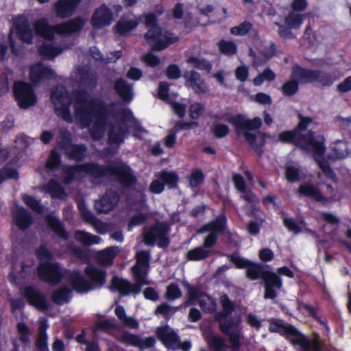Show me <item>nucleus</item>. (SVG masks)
I'll list each match as a JSON object with an SVG mask.
<instances>
[{
  "instance_id": "54",
  "label": "nucleus",
  "mask_w": 351,
  "mask_h": 351,
  "mask_svg": "<svg viewBox=\"0 0 351 351\" xmlns=\"http://www.w3.org/2000/svg\"><path fill=\"white\" fill-rule=\"evenodd\" d=\"M32 138L25 135H20L15 140L14 147L20 151H23L32 143Z\"/></svg>"
},
{
  "instance_id": "64",
  "label": "nucleus",
  "mask_w": 351,
  "mask_h": 351,
  "mask_svg": "<svg viewBox=\"0 0 351 351\" xmlns=\"http://www.w3.org/2000/svg\"><path fill=\"white\" fill-rule=\"evenodd\" d=\"M47 341V334H38L36 346L39 351H49Z\"/></svg>"
},
{
  "instance_id": "39",
  "label": "nucleus",
  "mask_w": 351,
  "mask_h": 351,
  "mask_svg": "<svg viewBox=\"0 0 351 351\" xmlns=\"http://www.w3.org/2000/svg\"><path fill=\"white\" fill-rule=\"evenodd\" d=\"M90 53L91 56L95 60H100L105 63L114 62L121 58L122 55L120 51H116L114 52H111L106 56V58H104L99 50L95 47L90 49Z\"/></svg>"
},
{
  "instance_id": "62",
  "label": "nucleus",
  "mask_w": 351,
  "mask_h": 351,
  "mask_svg": "<svg viewBox=\"0 0 351 351\" xmlns=\"http://www.w3.org/2000/svg\"><path fill=\"white\" fill-rule=\"evenodd\" d=\"M203 180L204 174L202 171L200 170H195L191 175L190 185L193 188L197 187L202 183Z\"/></svg>"
},
{
  "instance_id": "17",
  "label": "nucleus",
  "mask_w": 351,
  "mask_h": 351,
  "mask_svg": "<svg viewBox=\"0 0 351 351\" xmlns=\"http://www.w3.org/2000/svg\"><path fill=\"white\" fill-rule=\"evenodd\" d=\"M304 19V14L295 11H290L285 18V24L275 23L278 26V32L280 36L284 38H291V29H299Z\"/></svg>"
},
{
  "instance_id": "50",
  "label": "nucleus",
  "mask_w": 351,
  "mask_h": 351,
  "mask_svg": "<svg viewBox=\"0 0 351 351\" xmlns=\"http://www.w3.org/2000/svg\"><path fill=\"white\" fill-rule=\"evenodd\" d=\"M275 73L269 69H267L256 76L253 82L254 85L259 86L263 83L264 81H272L275 79Z\"/></svg>"
},
{
  "instance_id": "27",
  "label": "nucleus",
  "mask_w": 351,
  "mask_h": 351,
  "mask_svg": "<svg viewBox=\"0 0 351 351\" xmlns=\"http://www.w3.org/2000/svg\"><path fill=\"white\" fill-rule=\"evenodd\" d=\"M13 219L19 228L27 229L32 223L30 213L25 208L16 206L13 210Z\"/></svg>"
},
{
  "instance_id": "1",
  "label": "nucleus",
  "mask_w": 351,
  "mask_h": 351,
  "mask_svg": "<svg viewBox=\"0 0 351 351\" xmlns=\"http://www.w3.org/2000/svg\"><path fill=\"white\" fill-rule=\"evenodd\" d=\"M51 100L57 115L68 123L73 121L69 106L73 101L74 117L82 128H90L93 140L103 137L107 120H110L108 132L110 147L106 156L116 153L123 142L129 128H132L133 136L145 139L148 132L141 128L130 110L118 104L106 106L98 97H93L84 91L75 92L71 95L62 86H58L51 93Z\"/></svg>"
},
{
  "instance_id": "33",
  "label": "nucleus",
  "mask_w": 351,
  "mask_h": 351,
  "mask_svg": "<svg viewBox=\"0 0 351 351\" xmlns=\"http://www.w3.org/2000/svg\"><path fill=\"white\" fill-rule=\"evenodd\" d=\"M275 49L273 44L268 45L267 49H260L256 54L252 49H250V55L253 57L254 64L259 66L268 61L274 54Z\"/></svg>"
},
{
  "instance_id": "8",
  "label": "nucleus",
  "mask_w": 351,
  "mask_h": 351,
  "mask_svg": "<svg viewBox=\"0 0 351 351\" xmlns=\"http://www.w3.org/2000/svg\"><path fill=\"white\" fill-rule=\"evenodd\" d=\"M269 330L285 336L291 343L300 346L304 351H319V339L317 335L313 340H308L295 327L285 325L282 321L276 319L270 320Z\"/></svg>"
},
{
  "instance_id": "28",
  "label": "nucleus",
  "mask_w": 351,
  "mask_h": 351,
  "mask_svg": "<svg viewBox=\"0 0 351 351\" xmlns=\"http://www.w3.org/2000/svg\"><path fill=\"white\" fill-rule=\"evenodd\" d=\"M139 23V19L134 16H127L121 18L115 26L116 32L121 35H126L134 29Z\"/></svg>"
},
{
  "instance_id": "31",
  "label": "nucleus",
  "mask_w": 351,
  "mask_h": 351,
  "mask_svg": "<svg viewBox=\"0 0 351 351\" xmlns=\"http://www.w3.org/2000/svg\"><path fill=\"white\" fill-rule=\"evenodd\" d=\"M64 49L60 45H55L51 42H45L38 49L40 56L48 60H53L56 56L61 54Z\"/></svg>"
},
{
  "instance_id": "37",
  "label": "nucleus",
  "mask_w": 351,
  "mask_h": 351,
  "mask_svg": "<svg viewBox=\"0 0 351 351\" xmlns=\"http://www.w3.org/2000/svg\"><path fill=\"white\" fill-rule=\"evenodd\" d=\"M42 189L46 193L51 195L52 197L62 198L65 195L62 186L56 180L51 179L47 184H44Z\"/></svg>"
},
{
  "instance_id": "20",
  "label": "nucleus",
  "mask_w": 351,
  "mask_h": 351,
  "mask_svg": "<svg viewBox=\"0 0 351 351\" xmlns=\"http://www.w3.org/2000/svg\"><path fill=\"white\" fill-rule=\"evenodd\" d=\"M55 77V71L40 62L32 65L29 69V78L34 84L50 80Z\"/></svg>"
},
{
  "instance_id": "63",
  "label": "nucleus",
  "mask_w": 351,
  "mask_h": 351,
  "mask_svg": "<svg viewBox=\"0 0 351 351\" xmlns=\"http://www.w3.org/2000/svg\"><path fill=\"white\" fill-rule=\"evenodd\" d=\"M18 173L16 170L5 168L0 170V184L6 179H16Z\"/></svg>"
},
{
  "instance_id": "21",
  "label": "nucleus",
  "mask_w": 351,
  "mask_h": 351,
  "mask_svg": "<svg viewBox=\"0 0 351 351\" xmlns=\"http://www.w3.org/2000/svg\"><path fill=\"white\" fill-rule=\"evenodd\" d=\"M119 339L125 344L138 348L142 350L153 347L155 343V339L153 337L141 338L138 335L130 332H124Z\"/></svg>"
},
{
  "instance_id": "47",
  "label": "nucleus",
  "mask_w": 351,
  "mask_h": 351,
  "mask_svg": "<svg viewBox=\"0 0 351 351\" xmlns=\"http://www.w3.org/2000/svg\"><path fill=\"white\" fill-rule=\"evenodd\" d=\"M220 303L222 307L221 316H228L232 313L234 309V302L230 300L227 295H222L220 297Z\"/></svg>"
},
{
  "instance_id": "24",
  "label": "nucleus",
  "mask_w": 351,
  "mask_h": 351,
  "mask_svg": "<svg viewBox=\"0 0 351 351\" xmlns=\"http://www.w3.org/2000/svg\"><path fill=\"white\" fill-rule=\"evenodd\" d=\"M119 201L117 193L108 191L105 195L95 203V209L99 213H106L112 210Z\"/></svg>"
},
{
  "instance_id": "40",
  "label": "nucleus",
  "mask_w": 351,
  "mask_h": 351,
  "mask_svg": "<svg viewBox=\"0 0 351 351\" xmlns=\"http://www.w3.org/2000/svg\"><path fill=\"white\" fill-rule=\"evenodd\" d=\"M74 237L77 241L87 245L97 244L101 241L99 237L82 230L76 231Z\"/></svg>"
},
{
  "instance_id": "5",
  "label": "nucleus",
  "mask_w": 351,
  "mask_h": 351,
  "mask_svg": "<svg viewBox=\"0 0 351 351\" xmlns=\"http://www.w3.org/2000/svg\"><path fill=\"white\" fill-rule=\"evenodd\" d=\"M219 327L221 332L229 339L230 347L226 344L225 339L219 335L208 333L206 341L213 351H238L244 339V335L241 326V319L233 320L228 318L219 319Z\"/></svg>"
},
{
  "instance_id": "53",
  "label": "nucleus",
  "mask_w": 351,
  "mask_h": 351,
  "mask_svg": "<svg viewBox=\"0 0 351 351\" xmlns=\"http://www.w3.org/2000/svg\"><path fill=\"white\" fill-rule=\"evenodd\" d=\"M204 106L199 102L193 103L189 108V115L193 119H199L204 114Z\"/></svg>"
},
{
  "instance_id": "6",
  "label": "nucleus",
  "mask_w": 351,
  "mask_h": 351,
  "mask_svg": "<svg viewBox=\"0 0 351 351\" xmlns=\"http://www.w3.org/2000/svg\"><path fill=\"white\" fill-rule=\"evenodd\" d=\"M149 261V252H138L136 254V264L132 267L136 283L131 284L125 279L114 277L112 280L110 289L112 291H117L122 295H128L130 293L134 294L139 293L141 286L150 284L147 280Z\"/></svg>"
},
{
  "instance_id": "12",
  "label": "nucleus",
  "mask_w": 351,
  "mask_h": 351,
  "mask_svg": "<svg viewBox=\"0 0 351 351\" xmlns=\"http://www.w3.org/2000/svg\"><path fill=\"white\" fill-rule=\"evenodd\" d=\"M188 298L186 301V306L194 305L197 301L199 306L205 313H213L217 309V302L211 296L203 293L199 289L191 287L186 284Z\"/></svg>"
},
{
  "instance_id": "34",
  "label": "nucleus",
  "mask_w": 351,
  "mask_h": 351,
  "mask_svg": "<svg viewBox=\"0 0 351 351\" xmlns=\"http://www.w3.org/2000/svg\"><path fill=\"white\" fill-rule=\"evenodd\" d=\"M92 77L87 66H76L71 74V78L80 85L87 84Z\"/></svg>"
},
{
  "instance_id": "35",
  "label": "nucleus",
  "mask_w": 351,
  "mask_h": 351,
  "mask_svg": "<svg viewBox=\"0 0 351 351\" xmlns=\"http://www.w3.org/2000/svg\"><path fill=\"white\" fill-rule=\"evenodd\" d=\"M114 312L119 319L125 327H128L131 329L138 328V322L132 317L127 316L125 311L122 306H117L115 308Z\"/></svg>"
},
{
  "instance_id": "59",
  "label": "nucleus",
  "mask_w": 351,
  "mask_h": 351,
  "mask_svg": "<svg viewBox=\"0 0 351 351\" xmlns=\"http://www.w3.org/2000/svg\"><path fill=\"white\" fill-rule=\"evenodd\" d=\"M12 80V73L9 71L5 76L0 77V96L9 90V81Z\"/></svg>"
},
{
  "instance_id": "10",
  "label": "nucleus",
  "mask_w": 351,
  "mask_h": 351,
  "mask_svg": "<svg viewBox=\"0 0 351 351\" xmlns=\"http://www.w3.org/2000/svg\"><path fill=\"white\" fill-rule=\"evenodd\" d=\"M247 275L252 280H256L262 278L265 282V293L264 298L266 299H274L276 296V291L282 287V281L279 276L270 271L263 269L259 264L250 263L247 267Z\"/></svg>"
},
{
  "instance_id": "57",
  "label": "nucleus",
  "mask_w": 351,
  "mask_h": 351,
  "mask_svg": "<svg viewBox=\"0 0 351 351\" xmlns=\"http://www.w3.org/2000/svg\"><path fill=\"white\" fill-rule=\"evenodd\" d=\"M182 292L178 285L170 284L167 287L166 297L168 300H173L180 298Z\"/></svg>"
},
{
  "instance_id": "56",
  "label": "nucleus",
  "mask_w": 351,
  "mask_h": 351,
  "mask_svg": "<svg viewBox=\"0 0 351 351\" xmlns=\"http://www.w3.org/2000/svg\"><path fill=\"white\" fill-rule=\"evenodd\" d=\"M176 307H173L167 304V303H164L156 308L155 313L157 315L162 314L165 317H169L173 315L176 312Z\"/></svg>"
},
{
  "instance_id": "7",
  "label": "nucleus",
  "mask_w": 351,
  "mask_h": 351,
  "mask_svg": "<svg viewBox=\"0 0 351 351\" xmlns=\"http://www.w3.org/2000/svg\"><path fill=\"white\" fill-rule=\"evenodd\" d=\"M85 23V19L77 16L68 21L51 25L46 18H41L34 23V27L38 34L45 39L51 40L55 34L70 35L80 32Z\"/></svg>"
},
{
  "instance_id": "3",
  "label": "nucleus",
  "mask_w": 351,
  "mask_h": 351,
  "mask_svg": "<svg viewBox=\"0 0 351 351\" xmlns=\"http://www.w3.org/2000/svg\"><path fill=\"white\" fill-rule=\"evenodd\" d=\"M300 123L298 128L293 131H287L279 134V141L283 143H293L298 145L303 149L313 152L315 159L317 162L319 168L323 172L319 174V178L322 179V176L325 174L330 178H334V175L327 163L322 158L325 152V147L324 145V139L322 136H315V134L309 132L306 135L301 132L306 130L308 125L313 122L310 117H305L299 115Z\"/></svg>"
},
{
  "instance_id": "61",
  "label": "nucleus",
  "mask_w": 351,
  "mask_h": 351,
  "mask_svg": "<svg viewBox=\"0 0 351 351\" xmlns=\"http://www.w3.org/2000/svg\"><path fill=\"white\" fill-rule=\"evenodd\" d=\"M148 217L143 213H138L134 215L128 224V230H130L134 226L141 225L146 221Z\"/></svg>"
},
{
  "instance_id": "19",
  "label": "nucleus",
  "mask_w": 351,
  "mask_h": 351,
  "mask_svg": "<svg viewBox=\"0 0 351 351\" xmlns=\"http://www.w3.org/2000/svg\"><path fill=\"white\" fill-rule=\"evenodd\" d=\"M158 179L154 180L150 184V191L154 193H160L164 190V184L173 187L178 180L177 175L173 172L162 171L156 174Z\"/></svg>"
},
{
  "instance_id": "46",
  "label": "nucleus",
  "mask_w": 351,
  "mask_h": 351,
  "mask_svg": "<svg viewBox=\"0 0 351 351\" xmlns=\"http://www.w3.org/2000/svg\"><path fill=\"white\" fill-rule=\"evenodd\" d=\"M220 51L226 56H232L237 53V46L232 41L221 40L218 43Z\"/></svg>"
},
{
  "instance_id": "18",
  "label": "nucleus",
  "mask_w": 351,
  "mask_h": 351,
  "mask_svg": "<svg viewBox=\"0 0 351 351\" xmlns=\"http://www.w3.org/2000/svg\"><path fill=\"white\" fill-rule=\"evenodd\" d=\"M184 78L185 86L191 88L195 93L202 95L209 91V86L198 72L195 71L185 72Z\"/></svg>"
},
{
  "instance_id": "29",
  "label": "nucleus",
  "mask_w": 351,
  "mask_h": 351,
  "mask_svg": "<svg viewBox=\"0 0 351 351\" xmlns=\"http://www.w3.org/2000/svg\"><path fill=\"white\" fill-rule=\"evenodd\" d=\"M314 70L305 69L298 65L292 68L291 79L298 83L313 82V77H315Z\"/></svg>"
},
{
  "instance_id": "25",
  "label": "nucleus",
  "mask_w": 351,
  "mask_h": 351,
  "mask_svg": "<svg viewBox=\"0 0 351 351\" xmlns=\"http://www.w3.org/2000/svg\"><path fill=\"white\" fill-rule=\"evenodd\" d=\"M112 21L111 11L105 5H102L95 10L91 23L95 27L101 28L109 25Z\"/></svg>"
},
{
  "instance_id": "4",
  "label": "nucleus",
  "mask_w": 351,
  "mask_h": 351,
  "mask_svg": "<svg viewBox=\"0 0 351 351\" xmlns=\"http://www.w3.org/2000/svg\"><path fill=\"white\" fill-rule=\"evenodd\" d=\"M64 180L69 184L73 179H80L85 175H89L96 179L104 176H115L121 184L125 187H133L136 184V179L132 169L123 163L109 165L104 169L94 163H88L75 166L64 167Z\"/></svg>"
},
{
  "instance_id": "2",
  "label": "nucleus",
  "mask_w": 351,
  "mask_h": 351,
  "mask_svg": "<svg viewBox=\"0 0 351 351\" xmlns=\"http://www.w3.org/2000/svg\"><path fill=\"white\" fill-rule=\"evenodd\" d=\"M36 254L40 261L38 268V276L42 280L51 285H56L62 278L66 277L76 291L84 293L101 287L105 283L106 272L95 267L88 266L85 269L86 274L92 280L89 282L77 271L69 272L58 263H49L52 254L45 246H40Z\"/></svg>"
},
{
  "instance_id": "16",
  "label": "nucleus",
  "mask_w": 351,
  "mask_h": 351,
  "mask_svg": "<svg viewBox=\"0 0 351 351\" xmlns=\"http://www.w3.org/2000/svg\"><path fill=\"white\" fill-rule=\"evenodd\" d=\"M169 226L165 223H158L149 230L144 232V241L147 245H153L158 241V246L161 247L168 245L167 234Z\"/></svg>"
},
{
  "instance_id": "49",
  "label": "nucleus",
  "mask_w": 351,
  "mask_h": 351,
  "mask_svg": "<svg viewBox=\"0 0 351 351\" xmlns=\"http://www.w3.org/2000/svg\"><path fill=\"white\" fill-rule=\"evenodd\" d=\"M286 178L289 182H296L300 179V169L298 167L293 164H287L286 165Z\"/></svg>"
},
{
  "instance_id": "23",
  "label": "nucleus",
  "mask_w": 351,
  "mask_h": 351,
  "mask_svg": "<svg viewBox=\"0 0 351 351\" xmlns=\"http://www.w3.org/2000/svg\"><path fill=\"white\" fill-rule=\"evenodd\" d=\"M81 0H58L54 4L56 16L60 19L71 16L75 12Z\"/></svg>"
},
{
  "instance_id": "48",
  "label": "nucleus",
  "mask_w": 351,
  "mask_h": 351,
  "mask_svg": "<svg viewBox=\"0 0 351 351\" xmlns=\"http://www.w3.org/2000/svg\"><path fill=\"white\" fill-rule=\"evenodd\" d=\"M22 198L24 203L34 211L38 213H43V207L40 205V202L36 198L27 195H23Z\"/></svg>"
},
{
  "instance_id": "43",
  "label": "nucleus",
  "mask_w": 351,
  "mask_h": 351,
  "mask_svg": "<svg viewBox=\"0 0 351 351\" xmlns=\"http://www.w3.org/2000/svg\"><path fill=\"white\" fill-rule=\"evenodd\" d=\"M210 254L209 250H206L204 247H197L187 252L186 257L190 261H197L205 259Z\"/></svg>"
},
{
  "instance_id": "41",
  "label": "nucleus",
  "mask_w": 351,
  "mask_h": 351,
  "mask_svg": "<svg viewBox=\"0 0 351 351\" xmlns=\"http://www.w3.org/2000/svg\"><path fill=\"white\" fill-rule=\"evenodd\" d=\"M315 77H313V82H315L322 86H330L335 80L339 78V76L332 77L331 74L314 70Z\"/></svg>"
},
{
  "instance_id": "60",
  "label": "nucleus",
  "mask_w": 351,
  "mask_h": 351,
  "mask_svg": "<svg viewBox=\"0 0 351 351\" xmlns=\"http://www.w3.org/2000/svg\"><path fill=\"white\" fill-rule=\"evenodd\" d=\"M282 88L283 93L289 96L295 94L298 91V84L296 82L291 79L289 81L284 84Z\"/></svg>"
},
{
  "instance_id": "30",
  "label": "nucleus",
  "mask_w": 351,
  "mask_h": 351,
  "mask_svg": "<svg viewBox=\"0 0 351 351\" xmlns=\"http://www.w3.org/2000/svg\"><path fill=\"white\" fill-rule=\"evenodd\" d=\"M114 88L119 96L125 102H130L134 97L132 86L124 79L116 80Z\"/></svg>"
},
{
  "instance_id": "26",
  "label": "nucleus",
  "mask_w": 351,
  "mask_h": 351,
  "mask_svg": "<svg viewBox=\"0 0 351 351\" xmlns=\"http://www.w3.org/2000/svg\"><path fill=\"white\" fill-rule=\"evenodd\" d=\"M25 295L29 303L39 310H46L48 303L46 298L38 290L32 287H27Z\"/></svg>"
},
{
  "instance_id": "11",
  "label": "nucleus",
  "mask_w": 351,
  "mask_h": 351,
  "mask_svg": "<svg viewBox=\"0 0 351 351\" xmlns=\"http://www.w3.org/2000/svg\"><path fill=\"white\" fill-rule=\"evenodd\" d=\"M228 121L235 128L239 135H242L245 140L255 149H258L255 141L256 135L250 132V130L258 129L262 125V119L259 117H255L252 120L247 119L245 116L237 115L230 117Z\"/></svg>"
},
{
  "instance_id": "51",
  "label": "nucleus",
  "mask_w": 351,
  "mask_h": 351,
  "mask_svg": "<svg viewBox=\"0 0 351 351\" xmlns=\"http://www.w3.org/2000/svg\"><path fill=\"white\" fill-rule=\"evenodd\" d=\"M333 150L335 152V158L343 159L348 155V146L345 142L339 141L335 143Z\"/></svg>"
},
{
  "instance_id": "9",
  "label": "nucleus",
  "mask_w": 351,
  "mask_h": 351,
  "mask_svg": "<svg viewBox=\"0 0 351 351\" xmlns=\"http://www.w3.org/2000/svg\"><path fill=\"white\" fill-rule=\"evenodd\" d=\"M156 21V16L154 14L149 13L145 15V24L149 28L145 34V40L154 50L161 51L177 42L178 38L171 32L160 28Z\"/></svg>"
},
{
  "instance_id": "38",
  "label": "nucleus",
  "mask_w": 351,
  "mask_h": 351,
  "mask_svg": "<svg viewBox=\"0 0 351 351\" xmlns=\"http://www.w3.org/2000/svg\"><path fill=\"white\" fill-rule=\"evenodd\" d=\"M119 252L117 247H108L99 252L97 256L98 263L102 265H108L112 263L115 254Z\"/></svg>"
},
{
  "instance_id": "52",
  "label": "nucleus",
  "mask_w": 351,
  "mask_h": 351,
  "mask_svg": "<svg viewBox=\"0 0 351 351\" xmlns=\"http://www.w3.org/2000/svg\"><path fill=\"white\" fill-rule=\"evenodd\" d=\"M60 162V156L55 149H52L46 162L45 167L48 170H53L59 165Z\"/></svg>"
},
{
  "instance_id": "55",
  "label": "nucleus",
  "mask_w": 351,
  "mask_h": 351,
  "mask_svg": "<svg viewBox=\"0 0 351 351\" xmlns=\"http://www.w3.org/2000/svg\"><path fill=\"white\" fill-rule=\"evenodd\" d=\"M284 224L289 231L295 234H298L302 230V227L304 226L303 221H300V224L296 223L293 219L285 218L284 219Z\"/></svg>"
},
{
  "instance_id": "14",
  "label": "nucleus",
  "mask_w": 351,
  "mask_h": 351,
  "mask_svg": "<svg viewBox=\"0 0 351 351\" xmlns=\"http://www.w3.org/2000/svg\"><path fill=\"white\" fill-rule=\"evenodd\" d=\"M226 225V217L224 215L221 214L214 221L203 226L199 229V232H209V234L204 239L203 247L208 250L209 247L213 246L217 242L219 234L225 230Z\"/></svg>"
},
{
  "instance_id": "22",
  "label": "nucleus",
  "mask_w": 351,
  "mask_h": 351,
  "mask_svg": "<svg viewBox=\"0 0 351 351\" xmlns=\"http://www.w3.org/2000/svg\"><path fill=\"white\" fill-rule=\"evenodd\" d=\"M157 335L164 345L171 349H178L180 347V339L176 332L168 326L157 328Z\"/></svg>"
},
{
  "instance_id": "45",
  "label": "nucleus",
  "mask_w": 351,
  "mask_h": 351,
  "mask_svg": "<svg viewBox=\"0 0 351 351\" xmlns=\"http://www.w3.org/2000/svg\"><path fill=\"white\" fill-rule=\"evenodd\" d=\"M186 62L199 70L210 71L212 69V65L208 61L195 56H189L186 60Z\"/></svg>"
},
{
  "instance_id": "58",
  "label": "nucleus",
  "mask_w": 351,
  "mask_h": 351,
  "mask_svg": "<svg viewBox=\"0 0 351 351\" xmlns=\"http://www.w3.org/2000/svg\"><path fill=\"white\" fill-rule=\"evenodd\" d=\"M252 27V24L249 22H244L238 26L231 28L230 32L233 35L243 36L247 34Z\"/></svg>"
},
{
  "instance_id": "32",
  "label": "nucleus",
  "mask_w": 351,
  "mask_h": 351,
  "mask_svg": "<svg viewBox=\"0 0 351 351\" xmlns=\"http://www.w3.org/2000/svg\"><path fill=\"white\" fill-rule=\"evenodd\" d=\"M16 34L19 38L24 43H30L33 38V32L25 19L16 22Z\"/></svg>"
},
{
  "instance_id": "13",
  "label": "nucleus",
  "mask_w": 351,
  "mask_h": 351,
  "mask_svg": "<svg viewBox=\"0 0 351 351\" xmlns=\"http://www.w3.org/2000/svg\"><path fill=\"white\" fill-rule=\"evenodd\" d=\"M60 134L57 138L58 144L64 151L65 154L73 160H83L86 156V147L83 145L71 144L70 133L66 129H60Z\"/></svg>"
},
{
  "instance_id": "36",
  "label": "nucleus",
  "mask_w": 351,
  "mask_h": 351,
  "mask_svg": "<svg viewBox=\"0 0 351 351\" xmlns=\"http://www.w3.org/2000/svg\"><path fill=\"white\" fill-rule=\"evenodd\" d=\"M298 191L300 193L311 197L317 202L326 200V198L322 195L319 190L315 186L310 183L300 185Z\"/></svg>"
},
{
  "instance_id": "44",
  "label": "nucleus",
  "mask_w": 351,
  "mask_h": 351,
  "mask_svg": "<svg viewBox=\"0 0 351 351\" xmlns=\"http://www.w3.org/2000/svg\"><path fill=\"white\" fill-rule=\"evenodd\" d=\"M47 221L51 228L62 239H67L69 235L62 227L61 223L56 217L48 216Z\"/></svg>"
},
{
  "instance_id": "15",
  "label": "nucleus",
  "mask_w": 351,
  "mask_h": 351,
  "mask_svg": "<svg viewBox=\"0 0 351 351\" xmlns=\"http://www.w3.org/2000/svg\"><path fill=\"white\" fill-rule=\"evenodd\" d=\"M13 89L16 100L21 108L27 109L36 104V96L29 84L17 82H15Z\"/></svg>"
},
{
  "instance_id": "42",
  "label": "nucleus",
  "mask_w": 351,
  "mask_h": 351,
  "mask_svg": "<svg viewBox=\"0 0 351 351\" xmlns=\"http://www.w3.org/2000/svg\"><path fill=\"white\" fill-rule=\"evenodd\" d=\"M70 299L71 290L66 287L55 291L52 295L53 301L59 305L67 303Z\"/></svg>"
}]
</instances>
